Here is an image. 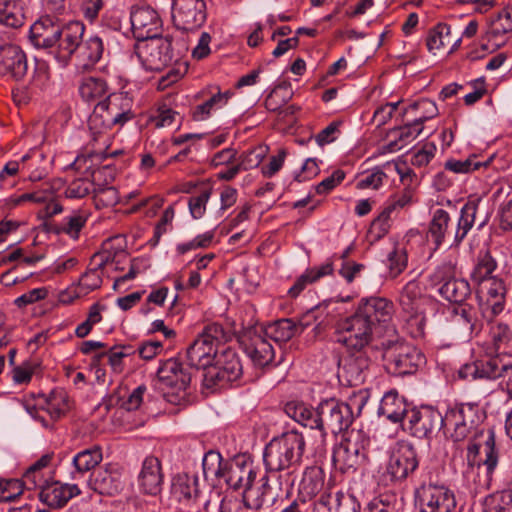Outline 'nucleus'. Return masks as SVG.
<instances>
[{"instance_id":"obj_51","label":"nucleus","mask_w":512,"mask_h":512,"mask_svg":"<svg viewBox=\"0 0 512 512\" xmlns=\"http://www.w3.org/2000/svg\"><path fill=\"white\" fill-rule=\"evenodd\" d=\"M452 321L459 325L463 332L472 334L477 328L476 309L466 302L463 305H456L452 309Z\"/></svg>"},{"instance_id":"obj_26","label":"nucleus","mask_w":512,"mask_h":512,"mask_svg":"<svg viewBox=\"0 0 512 512\" xmlns=\"http://www.w3.org/2000/svg\"><path fill=\"white\" fill-rule=\"evenodd\" d=\"M28 63L24 51L15 44H5L0 47V74L16 81L27 74Z\"/></svg>"},{"instance_id":"obj_39","label":"nucleus","mask_w":512,"mask_h":512,"mask_svg":"<svg viewBox=\"0 0 512 512\" xmlns=\"http://www.w3.org/2000/svg\"><path fill=\"white\" fill-rule=\"evenodd\" d=\"M497 268V262L488 250L479 251L473 268L470 272L471 281L482 286L485 282L494 278L493 272Z\"/></svg>"},{"instance_id":"obj_13","label":"nucleus","mask_w":512,"mask_h":512,"mask_svg":"<svg viewBox=\"0 0 512 512\" xmlns=\"http://www.w3.org/2000/svg\"><path fill=\"white\" fill-rule=\"evenodd\" d=\"M419 512H452L457 505L455 494L445 485L423 482L414 492Z\"/></svg>"},{"instance_id":"obj_35","label":"nucleus","mask_w":512,"mask_h":512,"mask_svg":"<svg viewBox=\"0 0 512 512\" xmlns=\"http://www.w3.org/2000/svg\"><path fill=\"white\" fill-rule=\"evenodd\" d=\"M480 287L482 291L486 289V305L490 307V312H483V317L491 321L504 310L506 286L502 279L494 277Z\"/></svg>"},{"instance_id":"obj_36","label":"nucleus","mask_w":512,"mask_h":512,"mask_svg":"<svg viewBox=\"0 0 512 512\" xmlns=\"http://www.w3.org/2000/svg\"><path fill=\"white\" fill-rule=\"evenodd\" d=\"M284 411L302 426L320 430L318 420L320 417V403L316 408H313L302 401H289L285 404Z\"/></svg>"},{"instance_id":"obj_9","label":"nucleus","mask_w":512,"mask_h":512,"mask_svg":"<svg viewBox=\"0 0 512 512\" xmlns=\"http://www.w3.org/2000/svg\"><path fill=\"white\" fill-rule=\"evenodd\" d=\"M423 302L424 295L418 281L411 280L401 289L398 304L405 321V330L413 339H421L425 335L426 317Z\"/></svg>"},{"instance_id":"obj_58","label":"nucleus","mask_w":512,"mask_h":512,"mask_svg":"<svg viewBox=\"0 0 512 512\" xmlns=\"http://www.w3.org/2000/svg\"><path fill=\"white\" fill-rule=\"evenodd\" d=\"M93 200L97 209L111 208L120 201L118 190L113 186H94Z\"/></svg>"},{"instance_id":"obj_54","label":"nucleus","mask_w":512,"mask_h":512,"mask_svg":"<svg viewBox=\"0 0 512 512\" xmlns=\"http://www.w3.org/2000/svg\"><path fill=\"white\" fill-rule=\"evenodd\" d=\"M226 460L218 451L209 450L202 459L203 475L206 480H220Z\"/></svg>"},{"instance_id":"obj_27","label":"nucleus","mask_w":512,"mask_h":512,"mask_svg":"<svg viewBox=\"0 0 512 512\" xmlns=\"http://www.w3.org/2000/svg\"><path fill=\"white\" fill-rule=\"evenodd\" d=\"M138 487L146 495L157 496L161 493L164 483L161 461L153 456H147L138 474Z\"/></svg>"},{"instance_id":"obj_34","label":"nucleus","mask_w":512,"mask_h":512,"mask_svg":"<svg viewBox=\"0 0 512 512\" xmlns=\"http://www.w3.org/2000/svg\"><path fill=\"white\" fill-rule=\"evenodd\" d=\"M99 153L92 152L87 155H79L69 165L75 172L80 173L81 177H89L96 180L98 175L105 173L109 180H114L116 168L113 164H105L100 168L94 169L95 161L99 160Z\"/></svg>"},{"instance_id":"obj_45","label":"nucleus","mask_w":512,"mask_h":512,"mask_svg":"<svg viewBox=\"0 0 512 512\" xmlns=\"http://www.w3.org/2000/svg\"><path fill=\"white\" fill-rule=\"evenodd\" d=\"M302 331V325L295 323L292 319H280L264 329V334L275 342H287Z\"/></svg>"},{"instance_id":"obj_7","label":"nucleus","mask_w":512,"mask_h":512,"mask_svg":"<svg viewBox=\"0 0 512 512\" xmlns=\"http://www.w3.org/2000/svg\"><path fill=\"white\" fill-rule=\"evenodd\" d=\"M458 376L464 380L506 379V392L512 398V354L497 353L461 366Z\"/></svg>"},{"instance_id":"obj_3","label":"nucleus","mask_w":512,"mask_h":512,"mask_svg":"<svg viewBox=\"0 0 512 512\" xmlns=\"http://www.w3.org/2000/svg\"><path fill=\"white\" fill-rule=\"evenodd\" d=\"M369 398L366 390L354 392L349 403L335 398L324 399L320 402V432L323 437L328 433L338 434L347 431L354 421L353 407L361 412Z\"/></svg>"},{"instance_id":"obj_2","label":"nucleus","mask_w":512,"mask_h":512,"mask_svg":"<svg viewBox=\"0 0 512 512\" xmlns=\"http://www.w3.org/2000/svg\"><path fill=\"white\" fill-rule=\"evenodd\" d=\"M305 448L306 441L302 433L296 430L282 433L265 446L263 452L265 469L274 473L299 467Z\"/></svg>"},{"instance_id":"obj_49","label":"nucleus","mask_w":512,"mask_h":512,"mask_svg":"<svg viewBox=\"0 0 512 512\" xmlns=\"http://www.w3.org/2000/svg\"><path fill=\"white\" fill-rule=\"evenodd\" d=\"M103 459L102 449L98 445L84 449L73 457L75 473L83 475L94 469Z\"/></svg>"},{"instance_id":"obj_17","label":"nucleus","mask_w":512,"mask_h":512,"mask_svg":"<svg viewBox=\"0 0 512 512\" xmlns=\"http://www.w3.org/2000/svg\"><path fill=\"white\" fill-rule=\"evenodd\" d=\"M403 428L414 437L428 438L434 431L443 428V415L432 406L413 407L408 412Z\"/></svg>"},{"instance_id":"obj_25","label":"nucleus","mask_w":512,"mask_h":512,"mask_svg":"<svg viewBox=\"0 0 512 512\" xmlns=\"http://www.w3.org/2000/svg\"><path fill=\"white\" fill-rule=\"evenodd\" d=\"M61 24L49 15L41 16L30 27L29 40L38 49H50L61 35Z\"/></svg>"},{"instance_id":"obj_48","label":"nucleus","mask_w":512,"mask_h":512,"mask_svg":"<svg viewBox=\"0 0 512 512\" xmlns=\"http://www.w3.org/2000/svg\"><path fill=\"white\" fill-rule=\"evenodd\" d=\"M423 131V123L415 118L411 123L394 128L391 134L395 135V140L388 145L390 151L402 148L404 145L416 139Z\"/></svg>"},{"instance_id":"obj_1","label":"nucleus","mask_w":512,"mask_h":512,"mask_svg":"<svg viewBox=\"0 0 512 512\" xmlns=\"http://www.w3.org/2000/svg\"><path fill=\"white\" fill-rule=\"evenodd\" d=\"M484 414L476 403H455L450 405L443 415V430L454 442L463 441L473 434L467 446V457L475 458L483 452V461L487 474L492 475L498 463V451L495 448V433L491 428H480Z\"/></svg>"},{"instance_id":"obj_15","label":"nucleus","mask_w":512,"mask_h":512,"mask_svg":"<svg viewBox=\"0 0 512 512\" xmlns=\"http://www.w3.org/2000/svg\"><path fill=\"white\" fill-rule=\"evenodd\" d=\"M239 344L245 355L251 360L257 368H265L274 364L275 351L271 343L264 334V329L249 328L239 337Z\"/></svg>"},{"instance_id":"obj_30","label":"nucleus","mask_w":512,"mask_h":512,"mask_svg":"<svg viewBox=\"0 0 512 512\" xmlns=\"http://www.w3.org/2000/svg\"><path fill=\"white\" fill-rule=\"evenodd\" d=\"M81 493L76 484L48 483L39 492V499L51 508H62L67 502Z\"/></svg>"},{"instance_id":"obj_50","label":"nucleus","mask_w":512,"mask_h":512,"mask_svg":"<svg viewBox=\"0 0 512 512\" xmlns=\"http://www.w3.org/2000/svg\"><path fill=\"white\" fill-rule=\"evenodd\" d=\"M100 258V262L94 268L88 269L79 279L78 287L81 294H88L91 291L99 289L102 285V276L100 270L106 265L107 259L101 254H94L92 260Z\"/></svg>"},{"instance_id":"obj_40","label":"nucleus","mask_w":512,"mask_h":512,"mask_svg":"<svg viewBox=\"0 0 512 512\" xmlns=\"http://www.w3.org/2000/svg\"><path fill=\"white\" fill-rule=\"evenodd\" d=\"M325 482V472L322 467L312 465L305 468L299 484V494L304 498H313L322 491Z\"/></svg>"},{"instance_id":"obj_46","label":"nucleus","mask_w":512,"mask_h":512,"mask_svg":"<svg viewBox=\"0 0 512 512\" xmlns=\"http://www.w3.org/2000/svg\"><path fill=\"white\" fill-rule=\"evenodd\" d=\"M25 16L20 0H0V24L10 28H19L24 24Z\"/></svg>"},{"instance_id":"obj_21","label":"nucleus","mask_w":512,"mask_h":512,"mask_svg":"<svg viewBox=\"0 0 512 512\" xmlns=\"http://www.w3.org/2000/svg\"><path fill=\"white\" fill-rule=\"evenodd\" d=\"M357 312L377 332L392 320L394 304L384 297L361 299Z\"/></svg>"},{"instance_id":"obj_56","label":"nucleus","mask_w":512,"mask_h":512,"mask_svg":"<svg viewBox=\"0 0 512 512\" xmlns=\"http://www.w3.org/2000/svg\"><path fill=\"white\" fill-rule=\"evenodd\" d=\"M493 160V157L485 161H479L477 155H472L465 160L449 159L445 162V169L456 174L471 173L481 167H487Z\"/></svg>"},{"instance_id":"obj_52","label":"nucleus","mask_w":512,"mask_h":512,"mask_svg":"<svg viewBox=\"0 0 512 512\" xmlns=\"http://www.w3.org/2000/svg\"><path fill=\"white\" fill-rule=\"evenodd\" d=\"M450 39V26L445 23H439L435 27L429 30L427 39H426V46L428 50L432 53H436V51L440 50L441 48H446L448 46H453L459 42L457 40L454 44H451ZM452 49H450L451 51Z\"/></svg>"},{"instance_id":"obj_14","label":"nucleus","mask_w":512,"mask_h":512,"mask_svg":"<svg viewBox=\"0 0 512 512\" xmlns=\"http://www.w3.org/2000/svg\"><path fill=\"white\" fill-rule=\"evenodd\" d=\"M386 368L396 376L411 375L418 371L425 357L415 346L397 342L387 348L384 354Z\"/></svg>"},{"instance_id":"obj_31","label":"nucleus","mask_w":512,"mask_h":512,"mask_svg":"<svg viewBox=\"0 0 512 512\" xmlns=\"http://www.w3.org/2000/svg\"><path fill=\"white\" fill-rule=\"evenodd\" d=\"M112 118L108 117L103 110V104H96L93 112L88 119V128L92 136V141L100 143L103 147L108 148L112 131L114 129Z\"/></svg>"},{"instance_id":"obj_53","label":"nucleus","mask_w":512,"mask_h":512,"mask_svg":"<svg viewBox=\"0 0 512 512\" xmlns=\"http://www.w3.org/2000/svg\"><path fill=\"white\" fill-rule=\"evenodd\" d=\"M482 512H502L512 507V489L496 491L481 501Z\"/></svg>"},{"instance_id":"obj_4","label":"nucleus","mask_w":512,"mask_h":512,"mask_svg":"<svg viewBox=\"0 0 512 512\" xmlns=\"http://www.w3.org/2000/svg\"><path fill=\"white\" fill-rule=\"evenodd\" d=\"M231 335L219 323H210L204 326L201 333L188 346L186 360L190 369L206 372L220 353V346L224 345Z\"/></svg>"},{"instance_id":"obj_38","label":"nucleus","mask_w":512,"mask_h":512,"mask_svg":"<svg viewBox=\"0 0 512 512\" xmlns=\"http://www.w3.org/2000/svg\"><path fill=\"white\" fill-rule=\"evenodd\" d=\"M450 215L444 209H436L432 215L426 232V240L433 244V250L439 249L443 244L446 235H449Z\"/></svg>"},{"instance_id":"obj_43","label":"nucleus","mask_w":512,"mask_h":512,"mask_svg":"<svg viewBox=\"0 0 512 512\" xmlns=\"http://www.w3.org/2000/svg\"><path fill=\"white\" fill-rule=\"evenodd\" d=\"M199 492L196 475L178 473L173 477L171 493L178 501L196 499Z\"/></svg>"},{"instance_id":"obj_29","label":"nucleus","mask_w":512,"mask_h":512,"mask_svg":"<svg viewBox=\"0 0 512 512\" xmlns=\"http://www.w3.org/2000/svg\"><path fill=\"white\" fill-rule=\"evenodd\" d=\"M89 487L100 495L115 496L124 489L122 475L118 469L110 467L94 471L88 481Z\"/></svg>"},{"instance_id":"obj_23","label":"nucleus","mask_w":512,"mask_h":512,"mask_svg":"<svg viewBox=\"0 0 512 512\" xmlns=\"http://www.w3.org/2000/svg\"><path fill=\"white\" fill-rule=\"evenodd\" d=\"M189 368L176 358H169L160 363L156 377L160 386L170 388L176 392L185 391L192 380V373Z\"/></svg>"},{"instance_id":"obj_64","label":"nucleus","mask_w":512,"mask_h":512,"mask_svg":"<svg viewBox=\"0 0 512 512\" xmlns=\"http://www.w3.org/2000/svg\"><path fill=\"white\" fill-rule=\"evenodd\" d=\"M421 111V114L416 117L420 119V121L424 124L426 121L434 118L438 114V108L435 102L429 99H421L419 101H415L410 104L407 108L403 110V116L407 114L409 111Z\"/></svg>"},{"instance_id":"obj_63","label":"nucleus","mask_w":512,"mask_h":512,"mask_svg":"<svg viewBox=\"0 0 512 512\" xmlns=\"http://www.w3.org/2000/svg\"><path fill=\"white\" fill-rule=\"evenodd\" d=\"M413 197V189L410 187H405L404 189L397 191L389 197L384 209L392 214L396 210H400L409 206L413 202Z\"/></svg>"},{"instance_id":"obj_11","label":"nucleus","mask_w":512,"mask_h":512,"mask_svg":"<svg viewBox=\"0 0 512 512\" xmlns=\"http://www.w3.org/2000/svg\"><path fill=\"white\" fill-rule=\"evenodd\" d=\"M419 463L420 457L415 446L409 441H398L386 464L385 476L392 483L402 484L413 476Z\"/></svg>"},{"instance_id":"obj_18","label":"nucleus","mask_w":512,"mask_h":512,"mask_svg":"<svg viewBox=\"0 0 512 512\" xmlns=\"http://www.w3.org/2000/svg\"><path fill=\"white\" fill-rule=\"evenodd\" d=\"M256 478V470L253 467V461L245 454L234 456L226 460L222 478L225 483L233 490H243L245 495L252 488Z\"/></svg>"},{"instance_id":"obj_55","label":"nucleus","mask_w":512,"mask_h":512,"mask_svg":"<svg viewBox=\"0 0 512 512\" xmlns=\"http://www.w3.org/2000/svg\"><path fill=\"white\" fill-rule=\"evenodd\" d=\"M70 409L68 395L63 389L52 390L46 399V411L53 420L60 419Z\"/></svg>"},{"instance_id":"obj_20","label":"nucleus","mask_w":512,"mask_h":512,"mask_svg":"<svg viewBox=\"0 0 512 512\" xmlns=\"http://www.w3.org/2000/svg\"><path fill=\"white\" fill-rule=\"evenodd\" d=\"M130 21L133 35L138 41L161 36L162 20L158 12L148 5L132 7Z\"/></svg>"},{"instance_id":"obj_47","label":"nucleus","mask_w":512,"mask_h":512,"mask_svg":"<svg viewBox=\"0 0 512 512\" xmlns=\"http://www.w3.org/2000/svg\"><path fill=\"white\" fill-rule=\"evenodd\" d=\"M230 92L218 91L213 94L209 99L204 101L202 104L196 105L191 111V117L194 121L207 120L213 111L219 110L224 107L230 98Z\"/></svg>"},{"instance_id":"obj_19","label":"nucleus","mask_w":512,"mask_h":512,"mask_svg":"<svg viewBox=\"0 0 512 512\" xmlns=\"http://www.w3.org/2000/svg\"><path fill=\"white\" fill-rule=\"evenodd\" d=\"M371 360L365 351H352L338 361L337 377L346 386L364 383Z\"/></svg>"},{"instance_id":"obj_59","label":"nucleus","mask_w":512,"mask_h":512,"mask_svg":"<svg viewBox=\"0 0 512 512\" xmlns=\"http://www.w3.org/2000/svg\"><path fill=\"white\" fill-rule=\"evenodd\" d=\"M94 186L95 180L89 177H76L68 183L64 195L68 199H82L93 192Z\"/></svg>"},{"instance_id":"obj_61","label":"nucleus","mask_w":512,"mask_h":512,"mask_svg":"<svg viewBox=\"0 0 512 512\" xmlns=\"http://www.w3.org/2000/svg\"><path fill=\"white\" fill-rule=\"evenodd\" d=\"M291 98L285 85H277L267 95L264 101L265 108L270 112H280L283 106Z\"/></svg>"},{"instance_id":"obj_57","label":"nucleus","mask_w":512,"mask_h":512,"mask_svg":"<svg viewBox=\"0 0 512 512\" xmlns=\"http://www.w3.org/2000/svg\"><path fill=\"white\" fill-rule=\"evenodd\" d=\"M89 213L86 210H76L71 215L65 217L62 222L63 234L68 235L71 239L77 240L81 230L85 227Z\"/></svg>"},{"instance_id":"obj_33","label":"nucleus","mask_w":512,"mask_h":512,"mask_svg":"<svg viewBox=\"0 0 512 512\" xmlns=\"http://www.w3.org/2000/svg\"><path fill=\"white\" fill-rule=\"evenodd\" d=\"M410 409L405 398L400 396L397 391L391 390L382 397L378 411L388 420L394 423L401 422L403 425Z\"/></svg>"},{"instance_id":"obj_10","label":"nucleus","mask_w":512,"mask_h":512,"mask_svg":"<svg viewBox=\"0 0 512 512\" xmlns=\"http://www.w3.org/2000/svg\"><path fill=\"white\" fill-rule=\"evenodd\" d=\"M376 331L357 312L337 321L336 342L347 352L365 351L371 344Z\"/></svg>"},{"instance_id":"obj_32","label":"nucleus","mask_w":512,"mask_h":512,"mask_svg":"<svg viewBox=\"0 0 512 512\" xmlns=\"http://www.w3.org/2000/svg\"><path fill=\"white\" fill-rule=\"evenodd\" d=\"M280 472L271 473L266 469L265 474L260 478V485L256 489V497L252 499L251 505L257 508H263L264 504L277 500L282 492V483L280 481Z\"/></svg>"},{"instance_id":"obj_8","label":"nucleus","mask_w":512,"mask_h":512,"mask_svg":"<svg viewBox=\"0 0 512 512\" xmlns=\"http://www.w3.org/2000/svg\"><path fill=\"white\" fill-rule=\"evenodd\" d=\"M202 385L205 389L216 391L239 384L243 377V366L238 353L230 348H224L218 354L213 365L202 373Z\"/></svg>"},{"instance_id":"obj_42","label":"nucleus","mask_w":512,"mask_h":512,"mask_svg":"<svg viewBox=\"0 0 512 512\" xmlns=\"http://www.w3.org/2000/svg\"><path fill=\"white\" fill-rule=\"evenodd\" d=\"M110 93V87L102 77H84L79 84V94L85 102H99Z\"/></svg>"},{"instance_id":"obj_41","label":"nucleus","mask_w":512,"mask_h":512,"mask_svg":"<svg viewBox=\"0 0 512 512\" xmlns=\"http://www.w3.org/2000/svg\"><path fill=\"white\" fill-rule=\"evenodd\" d=\"M106 100L121 128L136 117V113L133 110V99L127 93L112 92L108 94Z\"/></svg>"},{"instance_id":"obj_6","label":"nucleus","mask_w":512,"mask_h":512,"mask_svg":"<svg viewBox=\"0 0 512 512\" xmlns=\"http://www.w3.org/2000/svg\"><path fill=\"white\" fill-rule=\"evenodd\" d=\"M370 436L363 430L347 431L345 438L333 451V464L342 473L355 472L369 461Z\"/></svg>"},{"instance_id":"obj_24","label":"nucleus","mask_w":512,"mask_h":512,"mask_svg":"<svg viewBox=\"0 0 512 512\" xmlns=\"http://www.w3.org/2000/svg\"><path fill=\"white\" fill-rule=\"evenodd\" d=\"M61 35L57 39V50L55 57L60 64L66 66L73 55H77L83 35L85 26L80 21H71L68 24L61 26Z\"/></svg>"},{"instance_id":"obj_60","label":"nucleus","mask_w":512,"mask_h":512,"mask_svg":"<svg viewBox=\"0 0 512 512\" xmlns=\"http://www.w3.org/2000/svg\"><path fill=\"white\" fill-rule=\"evenodd\" d=\"M212 187H205L199 190L196 195H192L188 199V208L193 219H201L206 212V205L212 195Z\"/></svg>"},{"instance_id":"obj_44","label":"nucleus","mask_w":512,"mask_h":512,"mask_svg":"<svg viewBox=\"0 0 512 512\" xmlns=\"http://www.w3.org/2000/svg\"><path fill=\"white\" fill-rule=\"evenodd\" d=\"M104 44L102 39L95 35L85 41H81L76 58L83 63L84 67H92L102 58Z\"/></svg>"},{"instance_id":"obj_16","label":"nucleus","mask_w":512,"mask_h":512,"mask_svg":"<svg viewBox=\"0 0 512 512\" xmlns=\"http://www.w3.org/2000/svg\"><path fill=\"white\" fill-rule=\"evenodd\" d=\"M206 19L207 11L204 0H173L172 21L178 30L196 31L204 25Z\"/></svg>"},{"instance_id":"obj_62","label":"nucleus","mask_w":512,"mask_h":512,"mask_svg":"<svg viewBox=\"0 0 512 512\" xmlns=\"http://www.w3.org/2000/svg\"><path fill=\"white\" fill-rule=\"evenodd\" d=\"M389 274L392 278L398 277L407 267L408 257L405 248L394 246L387 257Z\"/></svg>"},{"instance_id":"obj_12","label":"nucleus","mask_w":512,"mask_h":512,"mask_svg":"<svg viewBox=\"0 0 512 512\" xmlns=\"http://www.w3.org/2000/svg\"><path fill=\"white\" fill-rule=\"evenodd\" d=\"M173 37H156L145 41L138 47L137 55L143 66L149 71H162L177 62L179 55L172 46Z\"/></svg>"},{"instance_id":"obj_28","label":"nucleus","mask_w":512,"mask_h":512,"mask_svg":"<svg viewBox=\"0 0 512 512\" xmlns=\"http://www.w3.org/2000/svg\"><path fill=\"white\" fill-rule=\"evenodd\" d=\"M480 205L481 199L475 198L469 199L461 208L460 217L458 219L457 228L451 245L459 246L474 224L478 225V229H481L486 225L488 217L487 215L483 217L479 215Z\"/></svg>"},{"instance_id":"obj_5","label":"nucleus","mask_w":512,"mask_h":512,"mask_svg":"<svg viewBox=\"0 0 512 512\" xmlns=\"http://www.w3.org/2000/svg\"><path fill=\"white\" fill-rule=\"evenodd\" d=\"M429 289L436 290L440 297L454 305H463L471 297L468 280L457 276V264L452 260L439 263L426 277Z\"/></svg>"},{"instance_id":"obj_37","label":"nucleus","mask_w":512,"mask_h":512,"mask_svg":"<svg viewBox=\"0 0 512 512\" xmlns=\"http://www.w3.org/2000/svg\"><path fill=\"white\" fill-rule=\"evenodd\" d=\"M284 411L302 426L320 430L318 420L320 417V403L316 408H313L302 401H289L285 404Z\"/></svg>"},{"instance_id":"obj_22","label":"nucleus","mask_w":512,"mask_h":512,"mask_svg":"<svg viewBox=\"0 0 512 512\" xmlns=\"http://www.w3.org/2000/svg\"><path fill=\"white\" fill-rule=\"evenodd\" d=\"M353 250L354 245L350 244L339 256L334 254L320 266L307 268L303 274L297 277L292 287L288 290V296L296 298L308 285L316 283L325 276L332 275L334 272V261L336 259H340L342 262L351 261L349 256Z\"/></svg>"}]
</instances>
